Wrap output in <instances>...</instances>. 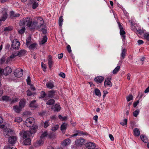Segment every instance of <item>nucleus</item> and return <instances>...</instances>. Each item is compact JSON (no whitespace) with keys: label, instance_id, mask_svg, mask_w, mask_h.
Returning <instances> with one entry per match:
<instances>
[{"label":"nucleus","instance_id":"f257e3e1","mask_svg":"<svg viewBox=\"0 0 149 149\" xmlns=\"http://www.w3.org/2000/svg\"><path fill=\"white\" fill-rule=\"evenodd\" d=\"M38 126L37 125H35L29 131H23L21 132L23 134V136L24 139L28 137H33L34 135L38 130Z\"/></svg>","mask_w":149,"mask_h":149},{"label":"nucleus","instance_id":"f03ea898","mask_svg":"<svg viewBox=\"0 0 149 149\" xmlns=\"http://www.w3.org/2000/svg\"><path fill=\"white\" fill-rule=\"evenodd\" d=\"M14 133V131L6 127L3 129V134L6 138L12 136Z\"/></svg>","mask_w":149,"mask_h":149},{"label":"nucleus","instance_id":"7ed1b4c3","mask_svg":"<svg viewBox=\"0 0 149 149\" xmlns=\"http://www.w3.org/2000/svg\"><path fill=\"white\" fill-rule=\"evenodd\" d=\"M35 123V120L34 118L32 117L28 118L25 121V125L29 127H33Z\"/></svg>","mask_w":149,"mask_h":149},{"label":"nucleus","instance_id":"20e7f679","mask_svg":"<svg viewBox=\"0 0 149 149\" xmlns=\"http://www.w3.org/2000/svg\"><path fill=\"white\" fill-rule=\"evenodd\" d=\"M23 70L19 68L15 69L14 71V74L17 77H20L23 75Z\"/></svg>","mask_w":149,"mask_h":149},{"label":"nucleus","instance_id":"39448f33","mask_svg":"<svg viewBox=\"0 0 149 149\" xmlns=\"http://www.w3.org/2000/svg\"><path fill=\"white\" fill-rule=\"evenodd\" d=\"M56 93V91L53 90L48 91L47 93V96L46 97L45 99H44V100L45 101L47 100L48 97L49 98V99L53 97Z\"/></svg>","mask_w":149,"mask_h":149},{"label":"nucleus","instance_id":"423d86ee","mask_svg":"<svg viewBox=\"0 0 149 149\" xmlns=\"http://www.w3.org/2000/svg\"><path fill=\"white\" fill-rule=\"evenodd\" d=\"M3 73L5 75H7L10 74L12 72V69L9 66L6 67L3 70Z\"/></svg>","mask_w":149,"mask_h":149},{"label":"nucleus","instance_id":"0eeeda50","mask_svg":"<svg viewBox=\"0 0 149 149\" xmlns=\"http://www.w3.org/2000/svg\"><path fill=\"white\" fill-rule=\"evenodd\" d=\"M111 77L110 76L109 77H108L106 79L104 83V86L105 87L107 86L110 87L112 86V83L110 81V80L111 79Z\"/></svg>","mask_w":149,"mask_h":149},{"label":"nucleus","instance_id":"6e6552de","mask_svg":"<svg viewBox=\"0 0 149 149\" xmlns=\"http://www.w3.org/2000/svg\"><path fill=\"white\" fill-rule=\"evenodd\" d=\"M75 144L77 146H81L84 144L85 140L83 139H77L75 141Z\"/></svg>","mask_w":149,"mask_h":149},{"label":"nucleus","instance_id":"1a4fd4ad","mask_svg":"<svg viewBox=\"0 0 149 149\" xmlns=\"http://www.w3.org/2000/svg\"><path fill=\"white\" fill-rule=\"evenodd\" d=\"M20 45V43L19 41H13L12 42V45L11 47L14 49H18Z\"/></svg>","mask_w":149,"mask_h":149},{"label":"nucleus","instance_id":"9d476101","mask_svg":"<svg viewBox=\"0 0 149 149\" xmlns=\"http://www.w3.org/2000/svg\"><path fill=\"white\" fill-rule=\"evenodd\" d=\"M8 138V142L11 144H14L16 142L17 140L16 136H12Z\"/></svg>","mask_w":149,"mask_h":149},{"label":"nucleus","instance_id":"9b49d317","mask_svg":"<svg viewBox=\"0 0 149 149\" xmlns=\"http://www.w3.org/2000/svg\"><path fill=\"white\" fill-rule=\"evenodd\" d=\"M86 146L88 149H93L95 147V144L93 143L90 142L86 143Z\"/></svg>","mask_w":149,"mask_h":149},{"label":"nucleus","instance_id":"f8f14e48","mask_svg":"<svg viewBox=\"0 0 149 149\" xmlns=\"http://www.w3.org/2000/svg\"><path fill=\"white\" fill-rule=\"evenodd\" d=\"M68 124L66 123H64L61 126L60 129L63 134L65 133V130L67 127Z\"/></svg>","mask_w":149,"mask_h":149},{"label":"nucleus","instance_id":"ddd939ff","mask_svg":"<svg viewBox=\"0 0 149 149\" xmlns=\"http://www.w3.org/2000/svg\"><path fill=\"white\" fill-rule=\"evenodd\" d=\"M104 78L102 76H98L95 78L94 81L97 83H101L104 80Z\"/></svg>","mask_w":149,"mask_h":149},{"label":"nucleus","instance_id":"4468645a","mask_svg":"<svg viewBox=\"0 0 149 149\" xmlns=\"http://www.w3.org/2000/svg\"><path fill=\"white\" fill-rule=\"evenodd\" d=\"M52 109L54 111H58L60 110L61 107L58 104H56L52 106Z\"/></svg>","mask_w":149,"mask_h":149},{"label":"nucleus","instance_id":"2eb2a0df","mask_svg":"<svg viewBox=\"0 0 149 149\" xmlns=\"http://www.w3.org/2000/svg\"><path fill=\"white\" fill-rule=\"evenodd\" d=\"M36 100H33L31 101L29 104L30 107L34 108H36L38 107L37 104L36 103Z\"/></svg>","mask_w":149,"mask_h":149},{"label":"nucleus","instance_id":"dca6fc26","mask_svg":"<svg viewBox=\"0 0 149 149\" xmlns=\"http://www.w3.org/2000/svg\"><path fill=\"white\" fill-rule=\"evenodd\" d=\"M10 17L11 18H13L14 17H19L20 14L19 13H15L14 11H11L10 12Z\"/></svg>","mask_w":149,"mask_h":149},{"label":"nucleus","instance_id":"f3484780","mask_svg":"<svg viewBox=\"0 0 149 149\" xmlns=\"http://www.w3.org/2000/svg\"><path fill=\"white\" fill-rule=\"evenodd\" d=\"M71 142V141L70 139H67L62 141V144L64 146H68L70 144Z\"/></svg>","mask_w":149,"mask_h":149},{"label":"nucleus","instance_id":"a211bd4d","mask_svg":"<svg viewBox=\"0 0 149 149\" xmlns=\"http://www.w3.org/2000/svg\"><path fill=\"white\" fill-rule=\"evenodd\" d=\"M26 100L25 99H21L19 102V106L22 108L24 107H25Z\"/></svg>","mask_w":149,"mask_h":149},{"label":"nucleus","instance_id":"6ab92c4d","mask_svg":"<svg viewBox=\"0 0 149 149\" xmlns=\"http://www.w3.org/2000/svg\"><path fill=\"white\" fill-rule=\"evenodd\" d=\"M37 22H38V23H39L40 24V25H38V27L39 26H41L43 24L44 21L43 19L41 17H37Z\"/></svg>","mask_w":149,"mask_h":149},{"label":"nucleus","instance_id":"aec40b11","mask_svg":"<svg viewBox=\"0 0 149 149\" xmlns=\"http://www.w3.org/2000/svg\"><path fill=\"white\" fill-rule=\"evenodd\" d=\"M38 25V22L36 21H33L32 22L31 26L29 28L31 29H35Z\"/></svg>","mask_w":149,"mask_h":149},{"label":"nucleus","instance_id":"412c9836","mask_svg":"<svg viewBox=\"0 0 149 149\" xmlns=\"http://www.w3.org/2000/svg\"><path fill=\"white\" fill-rule=\"evenodd\" d=\"M8 17V14L6 12H5L3 15L1 17V18L0 19V21H4L7 19Z\"/></svg>","mask_w":149,"mask_h":149},{"label":"nucleus","instance_id":"4be33fe9","mask_svg":"<svg viewBox=\"0 0 149 149\" xmlns=\"http://www.w3.org/2000/svg\"><path fill=\"white\" fill-rule=\"evenodd\" d=\"M26 52V51L24 50H21L17 53L18 56L21 57L24 55Z\"/></svg>","mask_w":149,"mask_h":149},{"label":"nucleus","instance_id":"5701e85b","mask_svg":"<svg viewBox=\"0 0 149 149\" xmlns=\"http://www.w3.org/2000/svg\"><path fill=\"white\" fill-rule=\"evenodd\" d=\"M13 109L17 113H19L21 111L22 108L17 105H16L13 107Z\"/></svg>","mask_w":149,"mask_h":149},{"label":"nucleus","instance_id":"b1692460","mask_svg":"<svg viewBox=\"0 0 149 149\" xmlns=\"http://www.w3.org/2000/svg\"><path fill=\"white\" fill-rule=\"evenodd\" d=\"M24 143L25 145H30L31 143V139L30 138H28L24 141Z\"/></svg>","mask_w":149,"mask_h":149},{"label":"nucleus","instance_id":"393cba45","mask_svg":"<svg viewBox=\"0 0 149 149\" xmlns=\"http://www.w3.org/2000/svg\"><path fill=\"white\" fill-rule=\"evenodd\" d=\"M2 99L3 101L7 102L10 101H11V99L10 98V97L7 95L3 96L2 97Z\"/></svg>","mask_w":149,"mask_h":149},{"label":"nucleus","instance_id":"a878e982","mask_svg":"<svg viewBox=\"0 0 149 149\" xmlns=\"http://www.w3.org/2000/svg\"><path fill=\"white\" fill-rule=\"evenodd\" d=\"M134 135L135 136H138L140 134V132L139 130L137 128H135L134 130Z\"/></svg>","mask_w":149,"mask_h":149},{"label":"nucleus","instance_id":"bb28decb","mask_svg":"<svg viewBox=\"0 0 149 149\" xmlns=\"http://www.w3.org/2000/svg\"><path fill=\"white\" fill-rule=\"evenodd\" d=\"M47 87L49 89H52L54 86L53 82H48L46 84Z\"/></svg>","mask_w":149,"mask_h":149},{"label":"nucleus","instance_id":"cd10ccee","mask_svg":"<svg viewBox=\"0 0 149 149\" xmlns=\"http://www.w3.org/2000/svg\"><path fill=\"white\" fill-rule=\"evenodd\" d=\"M120 34L122 37V40H124L125 39V32L124 31L123 29H122L120 30Z\"/></svg>","mask_w":149,"mask_h":149},{"label":"nucleus","instance_id":"c85d7f7f","mask_svg":"<svg viewBox=\"0 0 149 149\" xmlns=\"http://www.w3.org/2000/svg\"><path fill=\"white\" fill-rule=\"evenodd\" d=\"M127 52V50L125 49H122L120 55L122 58L123 59L124 58L125 56H126V53Z\"/></svg>","mask_w":149,"mask_h":149},{"label":"nucleus","instance_id":"c756f323","mask_svg":"<svg viewBox=\"0 0 149 149\" xmlns=\"http://www.w3.org/2000/svg\"><path fill=\"white\" fill-rule=\"evenodd\" d=\"M55 103V100L53 99L49 100L46 102V104L49 105H52Z\"/></svg>","mask_w":149,"mask_h":149},{"label":"nucleus","instance_id":"7c9ffc66","mask_svg":"<svg viewBox=\"0 0 149 149\" xmlns=\"http://www.w3.org/2000/svg\"><path fill=\"white\" fill-rule=\"evenodd\" d=\"M36 45L37 44L33 43L30 45L28 47L30 50H34V49H35Z\"/></svg>","mask_w":149,"mask_h":149},{"label":"nucleus","instance_id":"2f4dec72","mask_svg":"<svg viewBox=\"0 0 149 149\" xmlns=\"http://www.w3.org/2000/svg\"><path fill=\"white\" fill-rule=\"evenodd\" d=\"M140 138L141 140L145 143H147L148 141V139L147 138L143 135H141Z\"/></svg>","mask_w":149,"mask_h":149},{"label":"nucleus","instance_id":"473e14b6","mask_svg":"<svg viewBox=\"0 0 149 149\" xmlns=\"http://www.w3.org/2000/svg\"><path fill=\"white\" fill-rule=\"evenodd\" d=\"M120 68V66H117L113 70V74H116L119 71Z\"/></svg>","mask_w":149,"mask_h":149},{"label":"nucleus","instance_id":"72a5a7b5","mask_svg":"<svg viewBox=\"0 0 149 149\" xmlns=\"http://www.w3.org/2000/svg\"><path fill=\"white\" fill-rule=\"evenodd\" d=\"M56 136L55 133L53 132H50L49 134H48V136L49 138L50 139L54 138Z\"/></svg>","mask_w":149,"mask_h":149},{"label":"nucleus","instance_id":"f704fd0d","mask_svg":"<svg viewBox=\"0 0 149 149\" xmlns=\"http://www.w3.org/2000/svg\"><path fill=\"white\" fill-rule=\"evenodd\" d=\"M63 16H61L59 18L58 20V23L59 26L61 27L62 25V22L63 21Z\"/></svg>","mask_w":149,"mask_h":149},{"label":"nucleus","instance_id":"c9c22d12","mask_svg":"<svg viewBox=\"0 0 149 149\" xmlns=\"http://www.w3.org/2000/svg\"><path fill=\"white\" fill-rule=\"evenodd\" d=\"M46 95V93L44 91H42L40 93V95L39 96V98H43L45 97Z\"/></svg>","mask_w":149,"mask_h":149},{"label":"nucleus","instance_id":"e433bc0d","mask_svg":"<svg viewBox=\"0 0 149 149\" xmlns=\"http://www.w3.org/2000/svg\"><path fill=\"white\" fill-rule=\"evenodd\" d=\"M47 36H43L42 40L41 41V43L42 45L43 44L47 41Z\"/></svg>","mask_w":149,"mask_h":149},{"label":"nucleus","instance_id":"4c0bfd02","mask_svg":"<svg viewBox=\"0 0 149 149\" xmlns=\"http://www.w3.org/2000/svg\"><path fill=\"white\" fill-rule=\"evenodd\" d=\"M95 95L99 97L101 95L100 92V91L97 88L95 89Z\"/></svg>","mask_w":149,"mask_h":149},{"label":"nucleus","instance_id":"58836bf2","mask_svg":"<svg viewBox=\"0 0 149 149\" xmlns=\"http://www.w3.org/2000/svg\"><path fill=\"white\" fill-rule=\"evenodd\" d=\"M3 122V118L0 116V128H3L5 127V125H1Z\"/></svg>","mask_w":149,"mask_h":149},{"label":"nucleus","instance_id":"ea45409f","mask_svg":"<svg viewBox=\"0 0 149 149\" xmlns=\"http://www.w3.org/2000/svg\"><path fill=\"white\" fill-rule=\"evenodd\" d=\"M31 37H29L28 39H27L26 40V45H27V47L29 46V45L31 43Z\"/></svg>","mask_w":149,"mask_h":149},{"label":"nucleus","instance_id":"a19ab883","mask_svg":"<svg viewBox=\"0 0 149 149\" xmlns=\"http://www.w3.org/2000/svg\"><path fill=\"white\" fill-rule=\"evenodd\" d=\"M47 135H48V134L47 132L46 131L44 132L40 136V137L41 139L44 138Z\"/></svg>","mask_w":149,"mask_h":149},{"label":"nucleus","instance_id":"79ce46f5","mask_svg":"<svg viewBox=\"0 0 149 149\" xmlns=\"http://www.w3.org/2000/svg\"><path fill=\"white\" fill-rule=\"evenodd\" d=\"M58 118L62 121H65L67 119V116L62 117L61 115L58 116Z\"/></svg>","mask_w":149,"mask_h":149},{"label":"nucleus","instance_id":"37998d69","mask_svg":"<svg viewBox=\"0 0 149 149\" xmlns=\"http://www.w3.org/2000/svg\"><path fill=\"white\" fill-rule=\"evenodd\" d=\"M25 31V27H23L22 29L19 30L18 31V33L20 34H22L24 33Z\"/></svg>","mask_w":149,"mask_h":149},{"label":"nucleus","instance_id":"c03bdc74","mask_svg":"<svg viewBox=\"0 0 149 149\" xmlns=\"http://www.w3.org/2000/svg\"><path fill=\"white\" fill-rule=\"evenodd\" d=\"M59 128V125H57L54 127H52L51 130L52 131L55 132Z\"/></svg>","mask_w":149,"mask_h":149},{"label":"nucleus","instance_id":"a18cd8bd","mask_svg":"<svg viewBox=\"0 0 149 149\" xmlns=\"http://www.w3.org/2000/svg\"><path fill=\"white\" fill-rule=\"evenodd\" d=\"M139 109H137L134 111L133 113V115L135 117H137L139 114Z\"/></svg>","mask_w":149,"mask_h":149},{"label":"nucleus","instance_id":"49530a36","mask_svg":"<svg viewBox=\"0 0 149 149\" xmlns=\"http://www.w3.org/2000/svg\"><path fill=\"white\" fill-rule=\"evenodd\" d=\"M38 6V3L34 2L32 4V8L33 9H36Z\"/></svg>","mask_w":149,"mask_h":149},{"label":"nucleus","instance_id":"de8ad7c7","mask_svg":"<svg viewBox=\"0 0 149 149\" xmlns=\"http://www.w3.org/2000/svg\"><path fill=\"white\" fill-rule=\"evenodd\" d=\"M13 27L12 26H8L6 27L4 29V31H10L13 29Z\"/></svg>","mask_w":149,"mask_h":149},{"label":"nucleus","instance_id":"09e8293b","mask_svg":"<svg viewBox=\"0 0 149 149\" xmlns=\"http://www.w3.org/2000/svg\"><path fill=\"white\" fill-rule=\"evenodd\" d=\"M49 121L46 120L44 123L43 124V127L44 128H47L49 125Z\"/></svg>","mask_w":149,"mask_h":149},{"label":"nucleus","instance_id":"8fccbe9b","mask_svg":"<svg viewBox=\"0 0 149 149\" xmlns=\"http://www.w3.org/2000/svg\"><path fill=\"white\" fill-rule=\"evenodd\" d=\"M133 96L132 95H129L127 97V101L129 102L133 99Z\"/></svg>","mask_w":149,"mask_h":149},{"label":"nucleus","instance_id":"3c124183","mask_svg":"<svg viewBox=\"0 0 149 149\" xmlns=\"http://www.w3.org/2000/svg\"><path fill=\"white\" fill-rule=\"evenodd\" d=\"M127 119H125L123 121L120 122V124L123 125L124 126L125 125H126L127 123Z\"/></svg>","mask_w":149,"mask_h":149},{"label":"nucleus","instance_id":"603ef678","mask_svg":"<svg viewBox=\"0 0 149 149\" xmlns=\"http://www.w3.org/2000/svg\"><path fill=\"white\" fill-rule=\"evenodd\" d=\"M143 36L145 39L149 41V33H145L144 34Z\"/></svg>","mask_w":149,"mask_h":149},{"label":"nucleus","instance_id":"864d4df0","mask_svg":"<svg viewBox=\"0 0 149 149\" xmlns=\"http://www.w3.org/2000/svg\"><path fill=\"white\" fill-rule=\"evenodd\" d=\"M14 121L15 122L19 123L22 121V119L20 117H18L15 118Z\"/></svg>","mask_w":149,"mask_h":149},{"label":"nucleus","instance_id":"5fc2aeb1","mask_svg":"<svg viewBox=\"0 0 149 149\" xmlns=\"http://www.w3.org/2000/svg\"><path fill=\"white\" fill-rule=\"evenodd\" d=\"M18 101V98H14L12 100L11 99V101H10V104H13L15 102H17Z\"/></svg>","mask_w":149,"mask_h":149},{"label":"nucleus","instance_id":"6e6d98bb","mask_svg":"<svg viewBox=\"0 0 149 149\" xmlns=\"http://www.w3.org/2000/svg\"><path fill=\"white\" fill-rule=\"evenodd\" d=\"M19 25L20 26H23V27H25V24L24 22V21L22 20L20 22Z\"/></svg>","mask_w":149,"mask_h":149},{"label":"nucleus","instance_id":"4d7b16f0","mask_svg":"<svg viewBox=\"0 0 149 149\" xmlns=\"http://www.w3.org/2000/svg\"><path fill=\"white\" fill-rule=\"evenodd\" d=\"M42 142L41 140H39L38 141H37L36 143H35V144L36 145V146H40Z\"/></svg>","mask_w":149,"mask_h":149},{"label":"nucleus","instance_id":"13d9d810","mask_svg":"<svg viewBox=\"0 0 149 149\" xmlns=\"http://www.w3.org/2000/svg\"><path fill=\"white\" fill-rule=\"evenodd\" d=\"M53 64H54V62L53 61H52L51 62H50L48 63L49 67L50 69H51L52 68L53 65Z\"/></svg>","mask_w":149,"mask_h":149},{"label":"nucleus","instance_id":"bf43d9fd","mask_svg":"<svg viewBox=\"0 0 149 149\" xmlns=\"http://www.w3.org/2000/svg\"><path fill=\"white\" fill-rule=\"evenodd\" d=\"M30 78V76H29L26 79V82L27 84L28 85H30L31 84V80Z\"/></svg>","mask_w":149,"mask_h":149},{"label":"nucleus","instance_id":"052dcab7","mask_svg":"<svg viewBox=\"0 0 149 149\" xmlns=\"http://www.w3.org/2000/svg\"><path fill=\"white\" fill-rule=\"evenodd\" d=\"M29 18L28 17L27 18H23V19L22 20L23 21H24V22L25 24H27V23L29 21Z\"/></svg>","mask_w":149,"mask_h":149},{"label":"nucleus","instance_id":"680f3d73","mask_svg":"<svg viewBox=\"0 0 149 149\" xmlns=\"http://www.w3.org/2000/svg\"><path fill=\"white\" fill-rule=\"evenodd\" d=\"M26 93L27 95L29 96H31L33 94L29 90H28L26 91Z\"/></svg>","mask_w":149,"mask_h":149},{"label":"nucleus","instance_id":"e2e57ef3","mask_svg":"<svg viewBox=\"0 0 149 149\" xmlns=\"http://www.w3.org/2000/svg\"><path fill=\"white\" fill-rule=\"evenodd\" d=\"M41 66L42 68H43V70L44 71H45L46 69V65L44 64L43 62H42L41 63Z\"/></svg>","mask_w":149,"mask_h":149},{"label":"nucleus","instance_id":"0e129e2a","mask_svg":"<svg viewBox=\"0 0 149 149\" xmlns=\"http://www.w3.org/2000/svg\"><path fill=\"white\" fill-rule=\"evenodd\" d=\"M48 63L53 61L51 55H49L48 56Z\"/></svg>","mask_w":149,"mask_h":149},{"label":"nucleus","instance_id":"69168bd1","mask_svg":"<svg viewBox=\"0 0 149 149\" xmlns=\"http://www.w3.org/2000/svg\"><path fill=\"white\" fill-rule=\"evenodd\" d=\"M59 75L63 78H65V73L63 72H61L59 74Z\"/></svg>","mask_w":149,"mask_h":149},{"label":"nucleus","instance_id":"338daca9","mask_svg":"<svg viewBox=\"0 0 149 149\" xmlns=\"http://www.w3.org/2000/svg\"><path fill=\"white\" fill-rule=\"evenodd\" d=\"M67 48L68 52L69 53H70L71 52L72 50L70 46L69 45H68Z\"/></svg>","mask_w":149,"mask_h":149},{"label":"nucleus","instance_id":"774afa93","mask_svg":"<svg viewBox=\"0 0 149 149\" xmlns=\"http://www.w3.org/2000/svg\"><path fill=\"white\" fill-rule=\"evenodd\" d=\"M139 101L138 100L136 102H135L133 104V106L134 107H136L137 106V104L139 103Z\"/></svg>","mask_w":149,"mask_h":149}]
</instances>
